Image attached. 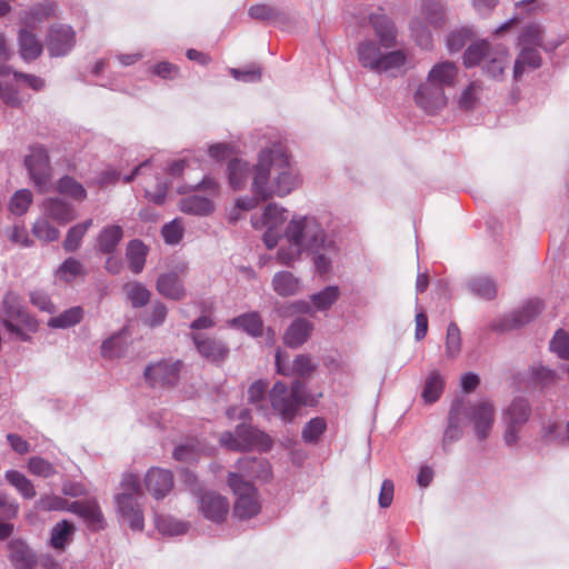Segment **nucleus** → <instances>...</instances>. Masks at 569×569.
<instances>
[{
  "label": "nucleus",
  "mask_w": 569,
  "mask_h": 569,
  "mask_svg": "<svg viewBox=\"0 0 569 569\" xmlns=\"http://www.w3.org/2000/svg\"><path fill=\"white\" fill-rule=\"evenodd\" d=\"M227 174L232 190H244L250 194L239 197L229 213V220L240 219V211H251L261 202L272 198H284L298 189L302 182L300 171L291 154L281 143L262 148L253 164L234 158L228 162Z\"/></svg>",
  "instance_id": "f257e3e1"
},
{
  "label": "nucleus",
  "mask_w": 569,
  "mask_h": 569,
  "mask_svg": "<svg viewBox=\"0 0 569 569\" xmlns=\"http://www.w3.org/2000/svg\"><path fill=\"white\" fill-rule=\"evenodd\" d=\"M340 250L339 237L327 231L317 217L296 214L284 228L283 242L277 250V261L291 267L306 253L312 258L316 272L325 276L333 270Z\"/></svg>",
  "instance_id": "f03ea898"
},
{
  "label": "nucleus",
  "mask_w": 569,
  "mask_h": 569,
  "mask_svg": "<svg viewBox=\"0 0 569 569\" xmlns=\"http://www.w3.org/2000/svg\"><path fill=\"white\" fill-rule=\"evenodd\" d=\"M458 74L455 63L443 61L436 63L413 92L416 106L429 114H435L447 104L445 89L453 87Z\"/></svg>",
  "instance_id": "7ed1b4c3"
},
{
  "label": "nucleus",
  "mask_w": 569,
  "mask_h": 569,
  "mask_svg": "<svg viewBox=\"0 0 569 569\" xmlns=\"http://www.w3.org/2000/svg\"><path fill=\"white\" fill-rule=\"evenodd\" d=\"M0 323L11 339L31 341V335L39 330V321L28 311L22 298L8 291L0 306Z\"/></svg>",
  "instance_id": "20e7f679"
},
{
  "label": "nucleus",
  "mask_w": 569,
  "mask_h": 569,
  "mask_svg": "<svg viewBox=\"0 0 569 569\" xmlns=\"http://www.w3.org/2000/svg\"><path fill=\"white\" fill-rule=\"evenodd\" d=\"M229 419H240L243 422L238 425L234 431H226L220 436L219 442L222 447L232 451H250L258 449L260 451H268L271 449V438L247 425L246 421L250 418V412L247 409H241L239 412L237 408H229L227 410Z\"/></svg>",
  "instance_id": "39448f33"
},
{
  "label": "nucleus",
  "mask_w": 569,
  "mask_h": 569,
  "mask_svg": "<svg viewBox=\"0 0 569 569\" xmlns=\"http://www.w3.org/2000/svg\"><path fill=\"white\" fill-rule=\"evenodd\" d=\"M357 58L360 66L377 74L395 76L407 62L403 50H386L382 43L373 39H365L358 43Z\"/></svg>",
  "instance_id": "423d86ee"
},
{
  "label": "nucleus",
  "mask_w": 569,
  "mask_h": 569,
  "mask_svg": "<svg viewBox=\"0 0 569 569\" xmlns=\"http://www.w3.org/2000/svg\"><path fill=\"white\" fill-rule=\"evenodd\" d=\"M142 499L143 491L139 478L133 473L123 475L120 491L114 496V503L117 512L132 530L141 531L144 527Z\"/></svg>",
  "instance_id": "0eeeda50"
},
{
  "label": "nucleus",
  "mask_w": 569,
  "mask_h": 569,
  "mask_svg": "<svg viewBox=\"0 0 569 569\" xmlns=\"http://www.w3.org/2000/svg\"><path fill=\"white\" fill-rule=\"evenodd\" d=\"M272 409L286 422H290L301 405H313L315 399L307 392L300 380L292 382L289 389L282 381H277L269 393Z\"/></svg>",
  "instance_id": "6e6552de"
},
{
  "label": "nucleus",
  "mask_w": 569,
  "mask_h": 569,
  "mask_svg": "<svg viewBox=\"0 0 569 569\" xmlns=\"http://www.w3.org/2000/svg\"><path fill=\"white\" fill-rule=\"evenodd\" d=\"M509 62V52L505 46H490L485 40L470 44L463 54L466 67L480 64L485 72L492 78L501 76Z\"/></svg>",
  "instance_id": "1a4fd4ad"
},
{
  "label": "nucleus",
  "mask_w": 569,
  "mask_h": 569,
  "mask_svg": "<svg viewBox=\"0 0 569 569\" xmlns=\"http://www.w3.org/2000/svg\"><path fill=\"white\" fill-rule=\"evenodd\" d=\"M461 403V416L473 429L478 440H486L495 425L496 408L489 400H479L473 403H466L463 400H457Z\"/></svg>",
  "instance_id": "9d476101"
},
{
  "label": "nucleus",
  "mask_w": 569,
  "mask_h": 569,
  "mask_svg": "<svg viewBox=\"0 0 569 569\" xmlns=\"http://www.w3.org/2000/svg\"><path fill=\"white\" fill-rule=\"evenodd\" d=\"M228 485L236 496L233 513L239 519H250L260 511L257 489L248 480H242L237 473H229Z\"/></svg>",
  "instance_id": "9b49d317"
},
{
  "label": "nucleus",
  "mask_w": 569,
  "mask_h": 569,
  "mask_svg": "<svg viewBox=\"0 0 569 569\" xmlns=\"http://www.w3.org/2000/svg\"><path fill=\"white\" fill-rule=\"evenodd\" d=\"M531 410L528 401L523 398H516L503 410L502 419L505 423L503 440L507 446H516L520 439V430L528 421Z\"/></svg>",
  "instance_id": "f8f14e48"
},
{
  "label": "nucleus",
  "mask_w": 569,
  "mask_h": 569,
  "mask_svg": "<svg viewBox=\"0 0 569 569\" xmlns=\"http://www.w3.org/2000/svg\"><path fill=\"white\" fill-rule=\"evenodd\" d=\"M30 178L40 192H47L50 188L51 168L47 150L36 146L30 148V153L24 159Z\"/></svg>",
  "instance_id": "ddd939ff"
},
{
  "label": "nucleus",
  "mask_w": 569,
  "mask_h": 569,
  "mask_svg": "<svg viewBox=\"0 0 569 569\" xmlns=\"http://www.w3.org/2000/svg\"><path fill=\"white\" fill-rule=\"evenodd\" d=\"M182 362L180 360H161L144 369L146 381L153 388L174 386L179 380Z\"/></svg>",
  "instance_id": "4468645a"
},
{
  "label": "nucleus",
  "mask_w": 569,
  "mask_h": 569,
  "mask_svg": "<svg viewBox=\"0 0 569 569\" xmlns=\"http://www.w3.org/2000/svg\"><path fill=\"white\" fill-rule=\"evenodd\" d=\"M76 44V32L69 24H52L46 38V47L51 57L67 56Z\"/></svg>",
  "instance_id": "2eb2a0df"
},
{
  "label": "nucleus",
  "mask_w": 569,
  "mask_h": 569,
  "mask_svg": "<svg viewBox=\"0 0 569 569\" xmlns=\"http://www.w3.org/2000/svg\"><path fill=\"white\" fill-rule=\"evenodd\" d=\"M184 264L177 266L174 269L162 272L156 282V289L162 297L171 300H182L187 297V289L181 277L186 273Z\"/></svg>",
  "instance_id": "dca6fc26"
},
{
  "label": "nucleus",
  "mask_w": 569,
  "mask_h": 569,
  "mask_svg": "<svg viewBox=\"0 0 569 569\" xmlns=\"http://www.w3.org/2000/svg\"><path fill=\"white\" fill-rule=\"evenodd\" d=\"M198 506L202 516L216 523L223 522L230 509L227 498L214 491L201 493L198 499Z\"/></svg>",
  "instance_id": "f3484780"
},
{
  "label": "nucleus",
  "mask_w": 569,
  "mask_h": 569,
  "mask_svg": "<svg viewBox=\"0 0 569 569\" xmlns=\"http://www.w3.org/2000/svg\"><path fill=\"white\" fill-rule=\"evenodd\" d=\"M543 310L541 300H530L520 308L507 313L500 322L501 330H513L532 321Z\"/></svg>",
  "instance_id": "a211bd4d"
},
{
  "label": "nucleus",
  "mask_w": 569,
  "mask_h": 569,
  "mask_svg": "<svg viewBox=\"0 0 569 569\" xmlns=\"http://www.w3.org/2000/svg\"><path fill=\"white\" fill-rule=\"evenodd\" d=\"M144 486L154 499H163L173 488V475L170 470L151 468L144 476Z\"/></svg>",
  "instance_id": "6ab92c4d"
},
{
  "label": "nucleus",
  "mask_w": 569,
  "mask_h": 569,
  "mask_svg": "<svg viewBox=\"0 0 569 569\" xmlns=\"http://www.w3.org/2000/svg\"><path fill=\"white\" fill-rule=\"evenodd\" d=\"M192 340L201 357L211 362H219L227 358L229 349L220 340L201 332L192 333Z\"/></svg>",
  "instance_id": "aec40b11"
},
{
  "label": "nucleus",
  "mask_w": 569,
  "mask_h": 569,
  "mask_svg": "<svg viewBox=\"0 0 569 569\" xmlns=\"http://www.w3.org/2000/svg\"><path fill=\"white\" fill-rule=\"evenodd\" d=\"M368 20L379 39L378 42L382 43L386 50L393 48L397 42V29L393 21L381 9L369 14Z\"/></svg>",
  "instance_id": "412c9836"
},
{
  "label": "nucleus",
  "mask_w": 569,
  "mask_h": 569,
  "mask_svg": "<svg viewBox=\"0 0 569 569\" xmlns=\"http://www.w3.org/2000/svg\"><path fill=\"white\" fill-rule=\"evenodd\" d=\"M58 4L54 0H43L19 14L20 22L27 28L36 29L43 21L56 17Z\"/></svg>",
  "instance_id": "4be33fe9"
},
{
  "label": "nucleus",
  "mask_w": 569,
  "mask_h": 569,
  "mask_svg": "<svg viewBox=\"0 0 569 569\" xmlns=\"http://www.w3.org/2000/svg\"><path fill=\"white\" fill-rule=\"evenodd\" d=\"M462 409L460 402H453L449 411L448 426L445 429L441 447L445 452H449L455 442L463 433L465 419L461 416Z\"/></svg>",
  "instance_id": "5701e85b"
},
{
  "label": "nucleus",
  "mask_w": 569,
  "mask_h": 569,
  "mask_svg": "<svg viewBox=\"0 0 569 569\" xmlns=\"http://www.w3.org/2000/svg\"><path fill=\"white\" fill-rule=\"evenodd\" d=\"M69 511L81 517L91 530L104 528V518L96 500L73 501Z\"/></svg>",
  "instance_id": "b1692460"
},
{
  "label": "nucleus",
  "mask_w": 569,
  "mask_h": 569,
  "mask_svg": "<svg viewBox=\"0 0 569 569\" xmlns=\"http://www.w3.org/2000/svg\"><path fill=\"white\" fill-rule=\"evenodd\" d=\"M237 473L242 480L249 479H269L271 476V468L266 459L258 458H241L237 462Z\"/></svg>",
  "instance_id": "393cba45"
},
{
  "label": "nucleus",
  "mask_w": 569,
  "mask_h": 569,
  "mask_svg": "<svg viewBox=\"0 0 569 569\" xmlns=\"http://www.w3.org/2000/svg\"><path fill=\"white\" fill-rule=\"evenodd\" d=\"M340 289L338 286H328L321 291L313 293L310 297V301H300L298 303L301 312L310 313L312 310L326 311L332 307V305L339 299Z\"/></svg>",
  "instance_id": "a878e982"
},
{
  "label": "nucleus",
  "mask_w": 569,
  "mask_h": 569,
  "mask_svg": "<svg viewBox=\"0 0 569 569\" xmlns=\"http://www.w3.org/2000/svg\"><path fill=\"white\" fill-rule=\"evenodd\" d=\"M250 221L256 230L277 229L286 221V209L277 203H268L263 212L253 214Z\"/></svg>",
  "instance_id": "bb28decb"
},
{
  "label": "nucleus",
  "mask_w": 569,
  "mask_h": 569,
  "mask_svg": "<svg viewBox=\"0 0 569 569\" xmlns=\"http://www.w3.org/2000/svg\"><path fill=\"white\" fill-rule=\"evenodd\" d=\"M276 366L278 372L283 376L297 375L299 377H307L315 370V365L309 356L299 355L295 358L292 365H287L281 351L276 353Z\"/></svg>",
  "instance_id": "cd10ccee"
},
{
  "label": "nucleus",
  "mask_w": 569,
  "mask_h": 569,
  "mask_svg": "<svg viewBox=\"0 0 569 569\" xmlns=\"http://www.w3.org/2000/svg\"><path fill=\"white\" fill-rule=\"evenodd\" d=\"M32 30L23 26L18 33L19 53L27 62L36 60L42 53V43Z\"/></svg>",
  "instance_id": "c85d7f7f"
},
{
  "label": "nucleus",
  "mask_w": 569,
  "mask_h": 569,
  "mask_svg": "<svg viewBox=\"0 0 569 569\" xmlns=\"http://www.w3.org/2000/svg\"><path fill=\"white\" fill-rule=\"evenodd\" d=\"M313 330V325L303 318H298L288 327L283 341L290 348H298L305 343Z\"/></svg>",
  "instance_id": "c756f323"
},
{
  "label": "nucleus",
  "mask_w": 569,
  "mask_h": 569,
  "mask_svg": "<svg viewBox=\"0 0 569 569\" xmlns=\"http://www.w3.org/2000/svg\"><path fill=\"white\" fill-rule=\"evenodd\" d=\"M179 208L183 213L204 217L214 210V203L209 197L191 194L181 198Z\"/></svg>",
  "instance_id": "7c9ffc66"
},
{
  "label": "nucleus",
  "mask_w": 569,
  "mask_h": 569,
  "mask_svg": "<svg viewBox=\"0 0 569 569\" xmlns=\"http://www.w3.org/2000/svg\"><path fill=\"white\" fill-rule=\"evenodd\" d=\"M272 289L281 297H290L301 291L302 283L292 272L279 271L272 278Z\"/></svg>",
  "instance_id": "2f4dec72"
},
{
  "label": "nucleus",
  "mask_w": 569,
  "mask_h": 569,
  "mask_svg": "<svg viewBox=\"0 0 569 569\" xmlns=\"http://www.w3.org/2000/svg\"><path fill=\"white\" fill-rule=\"evenodd\" d=\"M541 64V57L537 48H520V52L515 62L513 78L519 80L526 70L537 69Z\"/></svg>",
  "instance_id": "473e14b6"
},
{
  "label": "nucleus",
  "mask_w": 569,
  "mask_h": 569,
  "mask_svg": "<svg viewBox=\"0 0 569 569\" xmlns=\"http://www.w3.org/2000/svg\"><path fill=\"white\" fill-rule=\"evenodd\" d=\"M43 212L46 216L60 223H67L73 219L72 207L58 198L47 199L43 202Z\"/></svg>",
  "instance_id": "72a5a7b5"
},
{
  "label": "nucleus",
  "mask_w": 569,
  "mask_h": 569,
  "mask_svg": "<svg viewBox=\"0 0 569 569\" xmlns=\"http://www.w3.org/2000/svg\"><path fill=\"white\" fill-rule=\"evenodd\" d=\"M10 560L17 569H31L34 557L30 548L22 541L16 540L9 543Z\"/></svg>",
  "instance_id": "f704fd0d"
},
{
  "label": "nucleus",
  "mask_w": 569,
  "mask_h": 569,
  "mask_svg": "<svg viewBox=\"0 0 569 569\" xmlns=\"http://www.w3.org/2000/svg\"><path fill=\"white\" fill-rule=\"evenodd\" d=\"M123 237L120 226H108L103 228L97 238V249L103 253H111Z\"/></svg>",
  "instance_id": "c9c22d12"
},
{
  "label": "nucleus",
  "mask_w": 569,
  "mask_h": 569,
  "mask_svg": "<svg viewBox=\"0 0 569 569\" xmlns=\"http://www.w3.org/2000/svg\"><path fill=\"white\" fill-rule=\"evenodd\" d=\"M74 527L68 520L58 522L51 530L50 545L56 550H64L71 542Z\"/></svg>",
  "instance_id": "e433bc0d"
},
{
  "label": "nucleus",
  "mask_w": 569,
  "mask_h": 569,
  "mask_svg": "<svg viewBox=\"0 0 569 569\" xmlns=\"http://www.w3.org/2000/svg\"><path fill=\"white\" fill-rule=\"evenodd\" d=\"M445 388V379L438 370H432L426 378L422 398L427 403L436 402Z\"/></svg>",
  "instance_id": "4c0bfd02"
},
{
  "label": "nucleus",
  "mask_w": 569,
  "mask_h": 569,
  "mask_svg": "<svg viewBox=\"0 0 569 569\" xmlns=\"http://www.w3.org/2000/svg\"><path fill=\"white\" fill-rule=\"evenodd\" d=\"M83 318V310L81 307H71L60 315L52 317L48 320V327L53 329H67L78 325Z\"/></svg>",
  "instance_id": "58836bf2"
},
{
  "label": "nucleus",
  "mask_w": 569,
  "mask_h": 569,
  "mask_svg": "<svg viewBox=\"0 0 569 569\" xmlns=\"http://www.w3.org/2000/svg\"><path fill=\"white\" fill-rule=\"evenodd\" d=\"M126 256L131 271L140 273L146 263L147 247L139 240H132L127 247Z\"/></svg>",
  "instance_id": "ea45409f"
},
{
  "label": "nucleus",
  "mask_w": 569,
  "mask_h": 569,
  "mask_svg": "<svg viewBox=\"0 0 569 569\" xmlns=\"http://www.w3.org/2000/svg\"><path fill=\"white\" fill-rule=\"evenodd\" d=\"M230 326L237 327L246 331L252 337H258L262 333V320L257 312H250L233 318Z\"/></svg>",
  "instance_id": "a19ab883"
},
{
  "label": "nucleus",
  "mask_w": 569,
  "mask_h": 569,
  "mask_svg": "<svg viewBox=\"0 0 569 569\" xmlns=\"http://www.w3.org/2000/svg\"><path fill=\"white\" fill-rule=\"evenodd\" d=\"M468 289L476 296L483 299H492L497 293L495 281L486 276L471 278L467 283Z\"/></svg>",
  "instance_id": "79ce46f5"
},
{
  "label": "nucleus",
  "mask_w": 569,
  "mask_h": 569,
  "mask_svg": "<svg viewBox=\"0 0 569 569\" xmlns=\"http://www.w3.org/2000/svg\"><path fill=\"white\" fill-rule=\"evenodd\" d=\"M201 453L209 455L210 452L206 448L201 447L198 441L189 440V441L176 447L172 456L177 461L192 462Z\"/></svg>",
  "instance_id": "37998d69"
},
{
  "label": "nucleus",
  "mask_w": 569,
  "mask_h": 569,
  "mask_svg": "<svg viewBox=\"0 0 569 569\" xmlns=\"http://www.w3.org/2000/svg\"><path fill=\"white\" fill-rule=\"evenodd\" d=\"M154 523L160 533L164 536H180L188 531V523L169 516L154 517Z\"/></svg>",
  "instance_id": "c03bdc74"
},
{
  "label": "nucleus",
  "mask_w": 569,
  "mask_h": 569,
  "mask_svg": "<svg viewBox=\"0 0 569 569\" xmlns=\"http://www.w3.org/2000/svg\"><path fill=\"white\" fill-rule=\"evenodd\" d=\"M6 479L23 498L32 499L36 496L33 483L23 473L17 470H9L6 472Z\"/></svg>",
  "instance_id": "a18cd8bd"
},
{
  "label": "nucleus",
  "mask_w": 569,
  "mask_h": 569,
  "mask_svg": "<svg viewBox=\"0 0 569 569\" xmlns=\"http://www.w3.org/2000/svg\"><path fill=\"white\" fill-rule=\"evenodd\" d=\"M84 272V267L78 259L68 258L57 269L56 278L64 282H71Z\"/></svg>",
  "instance_id": "49530a36"
},
{
  "label": "nucleus",
  "mask_w": 569,
  "mask_h": 569,
  "mask_svg": "<svg viewBox=\"0 0 569 569\" xmlns=\"http://www.w3.org/2000/svg\"><path fill=\"white\" fill-rule=\"evenodd\" d=\"M123 290L128 300L134 308L146 306L150 299V291L140 282H128L124 284Z\"/></svg>",
  "instance_id": "de8ad7c7"
},
{
  "label": "nucleus",
  "mask_w": 569,
  "mask_h": 569,
  "mask_svg": "<svg viewBox=\"0 0 569 569\" xmlns=\"http://www.w3.org/2000/svg\"><path fill=\"white\" fill-rule=\"evenodd\" d=\"M92 226V220L88 219L82 223L76 224L71 227L67 233V237L63 241V249L68 252L76 251L80 244L83 236L87 233L88 229Z\"/></svg>",
  "instance_id": "09e8293b"
},
{
  "label": "nucleus",
  "mask_w": 569,
  "mask_h": 569,
  "mask_svg": "<svg viewBox=\"0 0 569 569\" xmlns=\"http://www.w3.org/2000/svg\"><path fill=\"white\" fill-rule=\"evenodd\" d=\"M518 43L520 48H538L542 43V29L539 24L532 23L523 28Z\"/></svg>",
  "instance_id": "8fccbe9b"
},
{
  "label": "nucleus",
  "mask_w": 569,
  "mask_h": 569,
  "mask_svg": "<svg viewBox=\"0 0 569 569\" xmlns=\"http://www.w3.org/2000/svg\"><path fill=\"white\" fill-rule=\"evenodd\" d=\"M461 351V335L455 322L449 323L446 333V356L456 359Z\"/></svg>",
  "instance_id": "3c124183"
},
{
  "label": "nucleus",
  "mask_w": 569,
  "mask_h": 569,
  "mask_svg": "<svg viewBox=\"0 0 569 569\" xmlns=\"http://www.w3.org/2000/svg\"><path fill=\"white\" fill-rule=\"evenodd\" d=\"M421 12L429 24L438 27L445 21L443 7L437 0L423 1Z\"/></svg>",
  "instance_id": "603ef678"
},
{
  "label": "nucleus",
  "mask_w": 569,
  "mask_h": 569,
  "mask_svg": "<svg viewBox=\"0 0 569 569\" xmlns=\"http://www.w3.org/2000/svg\"><path fill=\"white\" fill-rule=\"evenodd\" d=\"M57 189L60 193L67 194L78 201L83 200L87 196L83 186L68 176L59 180Z\"/></svg>",
  "instance_id": "864d4df0"
},
{
  "label": "nucleus",
  "mask_w": 569,
  "mask_h": 569,
  "mask_svg": "<svg viewBox=\"0 0 569 569\" xmlns=\"http://www.w3.org/2000/svg\"><path fill=\"white\" fill-rule=\"evenodd\" d=\"M28 470L33 476L50 478L57 473L56 467L42 457H31L28 461Z\"/></svg>",
  "instance_id": "5fc2aeb1"
},
{
  "label": "nucleus",
  "mask_w": 569,
  "mask_h": 569,
  "mask_svg": "<svg viewBox=\"0 0 569 569\" xmlns=\"http://www.w3.org/2000/svg\"><path fill=\"white\" fill-rule=\"evenodd\" d=\"M248 14L254 20L268 22H277L281 18V12L277 8L263 3L251 6Z\"/></svg>",
  "instance_id": "6e6d98bb"
},
{
  "label": "nucleus",
  "mask_w": 569,
  "mask_h": 569,
  "mask_svg": "<svg viewBox=\"0 0 569 569\" xmlns=\"http://www.w3.org/2000/svg\"><path fill=\"white\" fill-rule=\"evenodd\" d=\"M549 348L560 359H569V333L562 329L557 330L550 340Z\"/></svg>",
  "instance_id": "4d7b16f0"
},
{
  "label": "nucleus",
  "mask_w": 569,
  "mask_h": 569,
  "mask_svg": "<svg viewBox=\"0 0 569 569\" xmlns=\"http://www.w3.org/2000/svg\"><path fill=\"white\" fill-rule=\"evenodd\" d=\"M32 202V193L28 189L18 190L10 200V211L13 214L21 216L27 212Z\"/></svg>",
  "instance_id": "13d9d810"
},
{
  "label": "nucleus",
  "mask_w": 569,
  "mask_h": 569,
  "mask_svg": "<svg viewBox=\"0 0 569 569\" xmlns=\"http://www.w3.org/2000/svg\"><path fill=\"white\" fill-rule=\"evenodd\" d=\"M481 92V86L479 82H471L462 92L459 98V107L463 110H472L478 101Z\"/></svg>",
  "instance_id": "bf43d9fd"
},
{
  "label": "nucleus",
  "mask_w": 569,
  "mask_h": 569,
  "mask_svg": "<svg viewBox=\"0 0 569 569\" xmlns=\"http://www.w3.org/2000/svg\"><path fill=\"white\" fill-rule=\"evenodd\" d=\"M183 224L181 219H173L162 227L161 234L167 244H178L183 236Z\"/></svg>",
  "instance_id": "052dcab7"
},
{
  "label": "nucleus",
  "mask_w": 569,
  "mask_h": 569,
  "mask_svg": "<svg viewBox=\"0 0 569 569\" xmlns=\"http://www.w3.org/2000/svg\"><path fill=\"white\" fill-rule=\"evenodd\" d=\"M70 503L60 496L51 495L39 498L36 502V508L43 511H69Z\"/></svg>",
  "instance_id": "680f3d73"
},
{
  "label": "nucleus",
  "mask_w": 569,
  "mask_h": 569,
  "mask_svg": "<svg viewBox=\"0 0 569 569\" xmlns=\"http://www.w3.org/2000/svg\"><path fill=\"white\" fill-rule=\"evenodd\" d=\"M326 421L322 418H313L311 419L302 430V439L307 443H316L318 442L320 436L326 430Z\"/></svg>",
  "instance_id": "e2e57ef3"
},
{
  "label": "nucleus",
  "mask_w": 569,
  "mask_h": 569,
  "mask_svg": "<svg viewBox=\"0 0 569 569\" xmlns=\"http://www.w3.org/2000/svg\"><path fill=\"white\" fill-rule=\"evenodd\" d=\"M0 99L8 107H20L23 103V98L20 96L19 90L9 82L0 80Z\"/></svg>",
  "instance_id": "0e129e2a"
},
{
  "label": "nucleus",
  "mask_w": 569,
  "mask_h": 569,
  "mask_svg": "<svg viewBox=\"0 0 569 569\" xmlns=\"http://www.w3.org/2000/svg\"><path fill=\"white\" fill-rule=\"evenodd\" d=\"M532 380L541 387H547L555 383L559 377L557 372L542 365H537L531 368Z\"/></svg>",
  "instance_id": "69168bd1"
},
{
  "label": "nucleus",
  "mask_w": 569,
  "mask_h": 569,
  "mask_svg": "<svg viewBox=\"0 0 569 569\" xmlns=\"http://www.w3.org/2000/svg\"><path fill=\"white\" fill-rule=\"evenodd\" d=\"M33 234L43 241H56L59 238V230L51 226L46 219H39L36 221L32 228Z\"/></svg>",
  "instance_id": "338daca9"
},
{
  "label": "nucleus",
  "mask_w": 569,
  "mask_h": 569,
  "mask_svg": "<svg viewBox=\"0 0 569 569\" xmlns=\"http://www.w3.org/2000/svg\"><path fill=\"white\" fill-rule=\"evenodd\" d=\"M231 76L242 82H257L261 79V68L258 64H251L243 69H230Z\"/></svg>",
  "instance_id": "774afa93"
}]
</instances>
